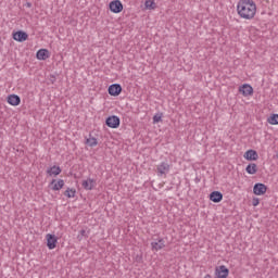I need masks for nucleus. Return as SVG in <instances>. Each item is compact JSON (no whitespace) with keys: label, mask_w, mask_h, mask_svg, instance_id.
<instances>
[{"label":"nucleus","mask_w":278,"mask_h":278,"mask_svg":"<svg viewBox=\"0 0 278 278\" xmlns=\"http://www.w3.org/2000/svg\"><path fill=\"white\" fill-rule=\"evenodd\" d=\"M237 13L240 18L252 21V18H255V14H257V4L253 0H239L237 3Z\"/></svg>","instance_id":"nucleus-1"},{"label":"nucleus","mask_w":278,"mask_h":278,"mask_svg":"<svg viewBox=\"0 0 278 278\" xmlns=\"http://www.w3.org/2000/svg\"><path fill=\"white\" fill-rule=\"evenodd\" d=\"M266 190H268V187H266V185L264 184H255L254 188H253V192L254 194H256V197H262L264 194H266Z\"/></svg>","instance_id":"nucleus-7"},{"label":"nucleus","mask_w":278,"mask_h":278,"mask_svg":"<svg viewBox=\"0 0 278 278\" xmlns=\"http://www.w3.org/2000/svg\"><path fill=\"white\" fill-rule=\"evenodd\" d=\"M144 5L147 10H155V2L153 0H147Z\"/></svg>","instance_id":"nucleus-23"},{"label":"nucleus","mask_w":278,"mask_h":278,"mask_svg":"<svg viewBox=\"0 0 278 278\" xmlns=\"http://www.w3.org/2000/svg\"><path fill=\"white\" fill-rule=\"evenodd\" d=\"M156 173L159 177H164L170 173V164L168 162H162L156 166Z\"/></svg>","instance_id":"nucleus-2"},{"label":"nucleus","mask_w":278,"mask_h":278,"mask_svg":"<svg viewBox=\"0 0 278 278\" xmlns=\"http://www.w3.org/2000/svg\"><path fill=\"white\" fill-rule=\"evenodd\" d=\"M203 278H212L210 274H206Z\"/></svg>","instance_id":"nucleus-27"},{"label":"nucleus","mask_w":278,"mask_h":278,"mask_svg":"<svg viewBox=\"0 0 278 278\" xmlns=\"http://www.w3.org/2000/svg\"><path fill=\"white\" fill-rule=\"evenodd\" d=\"M106 125L111 127V129H118V127H121V118L116 115L109 116L106 118Z\"/></svg>","instance_id":"nucleus-3"},{"label":"nucleus","mask_w":278,"mask_h":278,"mask_svg":"<svg viewBox=\"0 0 278 278\" xmlns=\"http://www.w3.org/2000/svg\"><path fill=\"white\" fill-rule=\"evenodd\" d=\"M216 278H227L229 277V269L225 265H220L215 268Z\"/></svg>","instance_id":"nucleus-5"},{"label":"nucleus","mask_w":278,"mask_h":278,"mask_svg":"<svg viewBox=\"0 0 278 278\" xmlns=\"http://www.w3.org/2000/svg\"><path fill=\"white\" fill-rule=\"evenodd\" d=\"M80 236H86V230L85 229L80 230Z\"/></svg>","instance_id":"nucleus-26"},{"label":"nucleus","mask_w":278,"mask_h":278,"mask_svg":"<svg viewBox=\"0 0 278 278\" xmlns=\"http://www.w3.org/2000/svg\"><path fill=\"white\" fill-rule=\"evenodd\" d=\"M75 194H77V191L75 189H71V188H68L64 192V195L67 197V199H75Z\"/></svg>","instance_id":"nucleus-20"},{"label":"nucleus","mask_w":278,"mask_h":278,"mask_svg":"<svg viewBox=\"0 0 278 278\" xmlns=\"http://www.w3.org/2000/svg\"><path fill=\"white\" fill-rule=\"evenodd\" d=\"M162 121V114H156L153 116V123H161Z\"/></svg>","instance_id":"nucleus-24"},{"label":"nucleus","mask_w":278,"mask_h":278,"mask_svg":"<svg viewBox=\"0 0 278 278\" xmlns=\"http://www.w3.org/2000/svg\"><path fill=\"white\" fill-rule=\"evenodd\" d=\"M81 186L85 190H93L97 187V180L87 178L86 180H83Z\"/></svg>","instance_id":"nucleus-9"},{"label":"nucleus","mask_w":278,"mask_h":278,"mask_svg":"<svg viewBox=\"0 0 278 278\" xmlns=\"http://www.w3.org/2000/svg\"><path fill=\"white\" fill-rule=\"evenodd\" d=\"M109 8L114 14H119V12H123V3L121 0L111 1Z\"/></svg>","instance_id":"nucleus-4"},{"label":"nucleus","mask_w":278,"mask_h":278,"mask_svg":"<svg viewBox=\"0 0 278 278\" xmlns=\"http://www.w3.org/2000/svg\"><path fill=\"white\" fill-rule=\"evenodd\" d=\"M37 60H48L49 58V50L40 49L37 51Z\"/></svg>","instance_id":"nucleus-18"},{"label":"nucleus","mask_w":278,"mask_h":278,"mask_svg":"<svg viewBox=\"0 0 278 278\" xmlns=\"http://www.w3.org/2000/svg\"><path fill=\"white\" fill-rule=\"evenodd\" d=\"M28 35L25 31H16L15 34H13V39H15L17 42H25V40H27Z\"/></svg>","instance_id":"nucleus-15"},{"label":"nucleus","mask_w":278,"mask_h":278,"mask_svg":"<svg viewBox=\"0 0 278 278\" xmlns=\"http://www.w3.org/2000/svg\"><path fill=\"white\" fill-rule=\"evenodd\" d=\"M210 200L213 201V203H220L223 201V193H220V191H213L210 194Z\"/></svg>","instance_id":"nucleus-17"},{"label":"nucleus","mask_w":278,"mask_h":278,"mask_svg":"<svg viewBox=\"0 0 278 278\" xmlns=\"http://www.w3.org/2000/svg\"><path fill=\"white\" fill-rule=\"evenodd\" d=\"M46 240L48 249H50V251H53V249H55V247L58 245V238L55 237V235L48 233L46 236Z\"/></svg>","instance_id":"nucleus-6"},{"label":"nucleus","mask_w":278,"mask_h":278,"mask_svg":"<svg viewBox=\"0 0 278 278\" xmlns=\"http://www.w3.org/2000/svg\"><path fill=\"white\" fill-rule=\"evenodd\" d=\"M243 157L245 160H248L249 162H255L256 160H258L260 155L257 154V151L255 150H248Z\"/></svg>","instance_id":"nucleus-11"},{"label":"nucleus","mask_w":278,"mask_h":278,"mask_svg":"<svg viewBox=\"0 0 278 278\" xmlns=\"http://www.w3.org/2000/svg\"><path fill=\"white\" fill-rule=\"evenodd\" d=\"M27 8H31V3H27Z\"/></svg>","instance_id":"nucleus-28"},{"label":"nucleus","mask_w":278,"mask_h":278,"mask_svg":"<svg viewBox=\"0 0 278 278\" xmlns=\"http://www.w3.org/2000/svg\"><path fill=\"white\" fill-rule=\"evenodd\" d=\"M245 172L248 175H255L257 173V165L255 163H251L245 167Z\"/></svg>","instance_id":"nucleus-19"},{"label":"nucleus","mask_w":278,"mask_h":278,"mask_svg":"<svg viewBox=\"0 0 278 278\" xmlns=\"http://www.w3.org/2000/svg\"><path fill=\"white\" fill-rule=\"evenodd\" d=\"M99 142L97 141V138L94 137H89L87 140H86V144H88V147H97Z\"/></svg>","instance_id":"nucleus-22"},{"label":"nucleus","mask_w":278,"mask_h":278,"mask_svg":"<svg viewBox=\"0 0 278 278\" xmlns=\"http://www.w3.org/2000/svg\"><path fill=\"white\" fill-rule=\"evenodd\" d=\"M51 186V190L58 191V190H62V188H64V180L63 179H53L50 182Z\"/></svg>","instance_id":"nucleus-14"},{"label":"nucleus","mask_w":278,"mask_h":278,"mask_svg":"<svg viewBox=\"0 0 278 278\" xmlns=\"http://www.w3.org/2000/svg\"><path fill=\"white\" fill-rule=\"evenodd\" d=\"M121 92H123V87L118 84H113L109 87V94H111V97H118Z\"/></svg>","instance_id":"nucleus-8"},{"label":"nucleus","mask_w":278,"mask_h":278,"mask_svg":"<svg viewBox=\"0 0 278 278\" xmlns=\"http://www.w3.org/2000/svg\"><path fill=\"white\" fill-rule=\"evenodd\" d=\"M267 123H269V125H278V114H273L269 116L267 118Z\"/></svg>","instance_id":"nucleus-21"},{"label":"nucleus","mask_w":278,"mask_h":278,"mask_svg":"<svg viewBox=\"0 0 278 278\" xmlns=\"http://www.w3.org/2000/svg\"><path fill=\"white\" fill-rule=\"evenodd\" d=\"M152 251H162L166 247V241L164 239H157L151 243Z\"/></svg>","instance_id":"nucleus-12"},{"label":"nucleus","mask_w":278,"mask_h":278,"mask_svg":"<svg viewBox=\"0 0 278 278\" xmlns=\"http://www.w3.org/2000/svg\"><path fill=\"white\" fill-rule=\"evenodd\" d=\"M239 92H241L243 97H251L253 94V87L249 84H244L239 88Z\"/></svg>","instance_id":"nucleus-10"},{"label":"nucleus","mask_w":278,"mask_h":278,"mask_svg":"<svg viewBox=\"0 0 278 278\" xmlns=\"http://www.w3.org/2000/svg\"><path fill=\"white\" fill-rule=\"evenodd\" d=\"M60 173H62V168L58 165H53L47 169V175H49V177H58Z\"/></svg>","instance_id":"nucleus-13"},{"label":"nucleus","mask_w":278,"mask_h":278,"mask_svg":"<svg viewBox=\"0 0 278 278\" xmlns=\"http://www.w3.org/2000/svg\"><path fill=\"white\" fill-rule=\"evenodd\" d=\"M252 205H254V207H257V205H260V199H254Z\"/></svg>","instance_id":"nucleus-25"},{"label":"nucleus","mask_w":278,"mask_h":278,"mask_svg":"<svg viewBox=\"0 0 278 278\" xmlns=\"http://www.w3.org/2000/svg\"><path fill=\"white\" fill-rule=\"evenodd\" d=\"M9 105H21V97L16 96V94H10L7 99Z\"/></svg>","instance_id":"nucleus-16"}]
</instances>
